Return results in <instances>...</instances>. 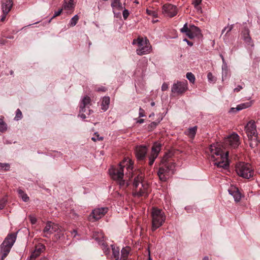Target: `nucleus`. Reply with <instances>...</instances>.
Listing matches in <instances>:
<instances>
[{
	"instance_id": "nucleus-1",
	"label": "nucleus",
	"mask_w": 260,
	"mask_h": 260,
	"mask_svg": "<svg viewBox=\"0 0 260 260\" xmlns=\"http://www.w3.org/2000/svg\"><path fill=\"white\" fill-rule=\"evenodd\" d=\"M125 168L127 171L125 173L126 175L132 173L133 162L128 158L124 159L117 167H112L109 169V173L111 178L117 182L120 188H125L129 185V183L125 182L123 179Z\"/></svg>"
},
{
	"instance_id": "nucleus-2",
	"label": "nucleus",
	"mask_w": 260,
	"mask_h": 260,
	"mask_svg": "<svg viewBox=\"0 0 260 260\" xmlns=\"http://www.w3.org/2000/svg\"><path fill=\"white\" fill-rule=\"evenodd\" d=\"M209 149L211 160L214 162V165L218 168L228 169L229 166V152L223 151L221 148V144L218 143L211 144Z\"/></svg>"
},
{
	"instance_id": "nucleus-3",
	"label": "nucleus",
	"mask_w": 260,
	"mask_h": 260,
	"mask_svg": "<svg viewBox=\"0 0 260 260\" xmlns=\"http://www.w3.org/2000/svg\"><path fill=\"white\" fill-rule=\"evenodd\" d=\"M171 156V153H166L161 160L162 166L159 168L157 172L159 178L161 181L166 182L174 173L175 163L169 162V160Z\"/></svg>"
},
{
	"instance_id": "nucleus-4",
	"label": "nucleus",
	"mask_w": 260,
	"mask_h": 260,
	"mask_svg": "<svg viewBox=\"0 0 260 260\" xmlns=\"http://www.w3.org/2000/svg\"><path fill=\"white\" fill-rule=\"evenodd\" d=\"M133 186V196L140 197L148 196V189L149 185L147 182L144 180L143 176L142 174H139L134 178Z\"/></svg>"
},
{
	"instance_id": "nucleus-5",
	"label": "nucleus",
	"mask_w": 260,
	"mask_h": 260,
	"mask_svg": "<svg viewBox=\"0 0 260 260\" xmlns=\"http://www.w3.org/2000/svg\"><path fill=\"white\" fill-rule=\"evenodd\" d=\"M151 216L152 218L151 229L152 231H155L162 225L166 220V215L162 210L153 207Z\"/></svg>"
},
{
	"instance_id": "nucleus-6",
	"label": "nucleus",
	"mask_w": 260,
	"mask_h": 260,
	"mask_svg": "<svg viewBox=\"0 0 260 260\" xmlns=\"http://www.w3.org/2000/svg\"><path fill=\"white\" fill-rule=\"evenodd\" d=\"M236 171L239 176L247 179L252 178L254 174V171L251 165L244 162H240L236 165Z\"/></svg>"
},
{
	"instance_id": "nucleus-7",
	"label": "nucleus",
	"mask_w": 260,
	"mask_h": 260,
	"mask_svg": "<svg viewBox=\"0 0 260 260\" xmlns=\"http://www.w3.org/2000/svg\"><path fill=\"white\" fill-rule=\"evenodd\" d=\"M17 238V233H13L8 234L1 245L2 259L7 257L14 245Z\"/></svg>"
},
{
	"instance_id": "nucleus-8",
	"label": "nucleus",
	"mask_w": 260,
	"mask_h": 260,
	"mask_svg": "<svg viewBox=\"0 0 260 260\" xmlns=\"http://www.w3.org/2000/svg\"><path fill=\"white\" fill-rule=\"evenodd\" d=\"M133 44H137L138 48L136 49L137 54L139 55H143L149 53L151 51V46L149 41L146 38H138L134 39L133 41Z\"/></svg>"
},
{
	"instance_id": "nucleus-9",
	"label": "nucleus",
	"mask_w": 260,
	"mask_h": 260,
	"mask_svg": "<svg viewBox=\"0 0 260 260\" xmlns=\"http://www.w3.org/2000/svg\"><path fill=\"white\" fill-rule=\"evenodd\" d=\"M91 105V100L89 96L86 95L82 98L79 106V116L82 119L86 118V112L88 115H89L93 112V111L90 109V106Z\"/></svg>"
},
{
	"instance_id": "nucleus-10",
	"label": "nucleus",
	"mask_w": 260,
	"mask_h": 260,
	"mask_svg": "<svg viewBox=\"0 0 260 260\" xmlns=\"http://www.w3.org/2000/svg\"><path fill=\"white\" fill-rule=\"evenodd\" d=\"M224 143L232 148H237L240 144L239 135L236 133H233L224 139Z\"/></svg>"
},
{
	"instance_id": "nucleus-11",
	"label": "nucleus",
	"mask_w": 260,
	"mask_h": 260,
	"mask_svg": "<svg viewBox=\"0 0 260 260\" xmlns=\"http://www.w3.org/2000/svg\"><path fill=\"white\" fill-rule=\"evenodd\" d=\"M187 89V82H179L173 84L171 91L174 93L177 94H182L184 93Z\"/></svg>"
},
{
	"instance_id": "nucleus-12",
	"label": "nucleus",
	"mask_w": 260,
	"mask_h": 260,
	"mask_svg": "<svg viewBox=\"0 0 260 260\" xmlns=\"http://www.w3.org/2000/svg\"><path fill=\"white\" fill-rule=\"evenodd\" d=\"M161 149V144L159 143H154L151 148V152L149 156V165L151 166L158 156V153Z\"/></svg>"
},
{
	"instance_id": "nucleus-13",
	"label": "nucleus",
	"mask_w": 260,
	"mask_h": 260,
	"mask_svg": "<svg viewBox=\"0 0 260 260\" xmlns=\"http://www.w3.org/2000/svg\"><path fill=\"white\" fill-rule=\"evenodd\" d=\"M108 208L107 207H101L94 209L89 216V219L98 220L103 217L108 212Z\"/></svg>"
},
{
	"instance_id": "nucleus-14",
	"label": "nucleus",
	"mask_w": 260,
	"mask_h": 260,
	"mask_svg": "<svg viewBox=\"0 0 260 260\" xmlns=\"http://www.w3.org/2000/svg\"><path fill=\"white\" fill-rule=\"evenodd\" d=\"M163 13L170 17H173L177 14V7L172 4H165L162 7Z\"/></svg>"
},
{
	"instance_id": "nucleus-15",
	"label": "nucleus",
	"mask_w": 260,
	"mask_h": 260,
	"mask_svg": "<svg viewBox=\"0 0 260 260\" xmlns=\"http://www.w3.org/2000/svg\"><path fill=\"white\" fill-rule=\"evenodd\" d=\"M58 231H60V229L57 224L51 221H48L43 230V232L46 234L44 236L48 237L47 234H51L58 232Z\"/></svg>"
},
{
	"instance_id": "nucleus-16",
	"label": "nucleus",
	"mask_w": 260,
	"mask_h": 260,
	"mask_svg": "<svg viewBox=\"0 0 260 260\" xmlns=\"http://www.w3.org/2000/svg\"><path fill=\"white\" fill-rule=\"evenodd\" d=\"M245 130L247 134V136L257 135V133L255 121L253 120L249 121L245 126Z\"/></svg>"
},
{
	"instance_id": "nucleus-17",
	"label": "nucleus",
	"mask_w": 260,
	"mask_h": 260,
	"mask_svg": "<svg viewBox=\"0 0 260 260\" xmlns=\"http://www.w3.org/2000/svg\"><path fill=\"white\" fill-rule=\"evenodd\" d=\"M147 147L145 146L140 145L136 147L135 153L138 159L143 160L147 152Z\"/></svg>"
},
{
	"instance_id": "nucleus-18",
	"label": "nucleus",
	"mask_w": 260,
	"mask_h": 260,
	"mask_svg": "<svg viewBox=\"0 0 260 260\" xmlns=\"http://www.w3.org/2000/svg\"><path fill=\"white\" fill-rule=\"evenodd\" d=\"M250 31L247 27H245L242 31V38L244 42L248 45L253 46L252 39L249 35Z\"/></svg>"
},
{
	"instance_id": "nucleus-19",
	"label": "nucleus",
	"mask_w": 260,
	"mask_h": 260,
	"mask_svg": "<svg viewBox=\"0 0 260 260\" xmlns=\"http://www.w3.org/2000/svg\"><path fill=\"white\" fill-rule=\"evenodd\" d=\"M13 4V3L12 0H2V9L3 13L5 14H8L11 10Z\"/></svg>"
},
{
	"instance_id": "nucleus-20",
	"label": "nucleus",
	"mask_w": 260,
	"mask_h": 260,
	"mask_svg": "<svg viewBox=\"0 0 260 260\" xmlns=\"http://www.w3.org/2000/svg\"><path fill=\"white\" fill-rule=\"evenodd\" d=\"M228 191L229 193L233 197L236 202H238L240 201L241 199V194L237 187L232 186L229 189Z\"/></svg>"
},
{
	"instance_id": "nucleus-21",
	"label": "nucleus",
	"mask_w": 260,
	"mask_h": 260,
	"mask_svg": "<svg viewBox=\"0 0 260 260\" xmlns=\"http://www.w3.org/2000/svg\"><path fill=\"white\" fill-rule=\"evenodd\" d=\"M100 238L95 237V239L98 242L104 254L107 256H109L110 253V249L108 247V245L105 241L104 240H100Z\"/></svg>"
},
{
	"instance_id": "nucleus-22",
	"label": "nucleus",
	"mask_w": 260,
	"mask_h": 260,
	"mask_svg": "<svg viewBox=\"0 0 260 260\" xmlns=\"http://www.w3.org/2000/svg\"><path fill=\"white\" fill-rule=\"evenodd\" d=\"M249 142V145L252 148L257 147L259 143V140L258 138V134L247 136Z\"/></svg>"
},
{
	"instance_id": "nucleus-23",
	"label": "nucleus",
	"mask_w": 260,
	"mask_h": 260,
	"mask_svg": "<svg viewBox=\"0 0 260 260\" xmlns=\"http://www.w3.org/2000/svg\"><path fill=\"white\" fill-rule=\"evenodd\" d=\"M180 32L185 34L189 39H193V36L191 34V25H188L187 23H186L184 24L183 27L180 29Z\"/></svg>"
},
{
	"instance_id": "nucleus-24",
	"label": "nucleus",
	"mask_w": 260,
	"mask_h": 260,
	"mask_svg": "<svg viewBox=\"0 0 260 260\" xmlns=\"http://www.w3.org/2000/svg\"><path fill=\"white\" fill-rule=\"evenodd\" d=\"M75 7L74 0H64L62 8L67 11H72Z\"/></svg>"
},
{
	"instance_id": "nucleus-25",
	"label": "nucleus",
	"mask_w": 260,
	"mask_h": 260,
	"mask_svg": "<svg viewBox=\"0 0 260 260\" xmlns=\"http://www.w3.org/2000/svg\"><path fill=\"white\" fill-rule=\"evenodd\" d=\"M197 129V126L190 127L184 132V134L189 138L193 139L196 135Z\"/></svg>"
},
{
	"instance_id": "nucleus-26",
	"label": "nucleus",
	"mask_w": 260,
	"mask_h": 260,
	"mask_svg": "<svg viewBox=\"0 0 260 260\" xmlns=\"http://www.w3.org/2000/svg\"><path fill=\"white\" fill-rule=\"evenodd\" d=\"M109 104L110 98L109 96L104 97L101 104L102 109L104 111H106L109 108Z\"/></svg>"
},
{
	"instance_id": "nucleus-27",
	"label": "nucleus",
	"mask_w": 260,
	"mask_h": 260,
	"mask_svg": "<svg viewBox=\"0 0 260 260\" xmlns=\"http://www.w3.org/2000/svg\"><path fill=\"white\" fill-rule=\"evenodd\" d=\"M252 101H250L248 102L240 104L237 106V107L236 108V111H238L249 108L252 106Z\"/></svg>"
},
{
	"instance_id": "nucleus-28",
	"label": "nucleus",
	"mask_w": 260,
	"mask_h": 260,
	"mask_svg": "<svg viewBox=\"0 0 260 260\" xmlns=\"http://www.w3.org/2000/svg\"><path fill=\"white\" fill-rule=\"evenodd\" d=\"M191 34L193 36V39L201 35V30L199 28L194 25H191Z\"/></svg>"
},
{
	"instance_id": "nucleus-29",
	"label": "nucleus",
	"mask_w": 260,
	"mask_h": 260,
	"mask_svg": "<svg viewBox=\"0 0 260 260\" xmlns=\"http://www.w3.org/2000/svg\"><path fill=\"white\" fill-rule=\"evenodd\" d=\"M111 6L113 9L121 10L123 9L122 4L119 0H113L111 3Z\"/></svg>"
},
{
	"instance_id": "nucleus-30",
	"label": "nucleus",
	"mask_w": 260,
	"mask_h": 260,
	"mask_svg": "<svg viewBox=\"0 0 260 260\" xmlns=\"http://www.w3.org/2000/svg\"><path fill=\"white\" fill-rule=\"evenodd\" d=\"M19 197L22 199V200L25 202H27L29 201V198L27 195L26 193H25L23 190H22L21 189L19 188L17 190Z\"/></svg>"
},
{
	"instance_id": "nucleus-31",
	"label": "nucleus",
	"mask_w": 260,
	"mask_h": 260,
	"mask_svg": "<svg viewBox=\"0 0 260 260\" xmlns=\"http://www.w3.org/2000/svg\"><path fill=\"white\" fill-rule=\"evenodd\" d=\"M111 247L112 251V257L119 258V248L118 247H115L114 245H111Z\"/></svg>"
},
{
	"instance_id": "nucleus-32",
	"label": "nucleus",
	"mask_w": 260,
	"mask_h": 260,
	"mask_svg": "<svg viewBox=\"0 0 260 260\" xmlns=\"http://www.w3.org/2000/svg\"><path fill=\"white\" fill-rule=\"evenodd\" d=\"M79 18L78 15H75L74 17L72 18L71 19L69 24H68L69 26L73 27L76 25L78 22Z\"/></svg>"
},
{
	"instance_id": "nucleus-33",
	"label": "nucleus",
	"mask_w": 260,
	"mask_h": 260,
	"mask_svg": "<svg viewBox=\"0 0 260 260\" xmlns=\"http://www.w3.org/2000/svg\"><path fill=\"white\" fill-rule=\"evenodd\" d=\"M7 129V125L2 118H0V133H3Z\"/></svg>"
},
{
	"instance_id": "nucleus-34",
	"label": "nucleus",
	"mask_w": 260,
	"mask_h": 260,
	"mask_svg": "<svg viewBox=\"0 0 260 260\" xmlns=\"http://www.w3.org/2000/svg\"><path fill=\"white\" fill-rule=\"evenodd\" d=\"M45 249V247L43 244H39L37 245L35 247V249L34 250L36 252H38L39 254H41L42 252H43Z\"/></svg>"
},
{
	"instance_id": "nucleus-35",
	"label": "nucleus",
	"mask_w": 260,
	"mask_h": 260,
	"mask_svg": "<svg viewBox=\"0 0 260 260\" xmlns=\"http://www.w3.org/2000/svg\"><path fill=\"white\" fill-rule=\"evenodd\" d=\"M186 78L192 83H193L195 81V76L191 72H188L186 74Z\"/></svg>"
},
{
	"instance_id": "nucleus-36",
	"label": "nucleus",
	"mask_w": 260,
	"mask_h": 260,
	"mask_svg": "<svg viewBox=\"0 0 260 260\" xmlns=\"http://www.w3.org/2000/svg\"><path fill=\"white\" fill-rule=\"evenodd\" d=\"M146 13L148 15L153 16V17L156 18L157 17V13L156 11L148 9L146 10Z\"/></svg>"
},
{
	"instance_id": "nucleus-37",
	"label": "nucleus",
	"mask_w": 260,
	"mask_h": 260,
	"mask_svg": "<svg viewBox=\"0 0 260 260\" xmlns=\"http://www.w3.org/2000/svg\"><path fill=\"white\" fill-rule=\"evenodd\" d=\"M22 117V112L19 109H18L16 112V115L14 118L15 120H19Z\"/></svg>"
},
{
	"instance_id": "nucleus-38",
	"label": "nucleus",
	"mask_w": 260,
	"mask_h": 260,
	"mask_svg": "<svg viewBox=\"0 0 260 260\" xmlns=\"http://www.w3.org/2000/svg\"><path fill=\"white\" fill-rule=\"evenodd\" d=\"M202 0H195L193 2V5H194V8L199 11L201 10V7L199 6L201 3Z\"/></svg>"
},
{
	"instance_id": "nucleus-39",
	"label": "nucleus",
	"mask_w": 260,
	"mask_h": 260,
	"mask_svg": "<svg viewBox=\"0 0 260 260\" xmlns=\"http://www.w3.org/2000/svg\"><path fill=\"white\" fill-rule=\"evenodd\" d=\"M159 122H152L148 126V129L149 131H152L154 128H155L156 126L158 125Z\"/></svg>"
},
{
	"instance_id": "nucleus-40",
	"label": "nucleus",
	"mask_w": 260,
	"mask_h": 260,
	"mask_svg": "<svg viewBox=\"0 0 260 260\" xmlns=\"http://www.w3.org/2000/svg\"><path fill=\"white\" fill-rule=\"evenodd\" d=\"M121 257L127 258L129 254V251L125 248H122L121 250Z\"/></svg>"
},
{
	"instance_id": "nucleus-41",
	"label": "nucleus",
	"mask_w": 260,
	"mask_h": 260,
	"mask_svg": "<svg viewBox=\"0 0 260 260\" xmlns=\"http://www.w3.org/2000/svg\"><path fill=\"white\" fill-rule=\"evenodd\" d=\"M233 26L234 25L232 24L231 25H228L226 27H225L222 30V34H223L225 30H226V34L231 31L233 28Z\"/></svg>"
},
{
	"instance_id": "nucleus-42",
	"label": "nucleus",
	"mask_w": 260,
	"mask_h": 260,
	"mask_svg": "<svg viewBox=\"0 0 260 260\" xmlns=\"http://www.w3.org/2000/svg\"><path fill=\"white\" fill-rule=\"evenodd\" d=\"M207 78L208 79V81L210 82H215V78L214 76L212 75V74L211 72H209L207 74Z\"/></svg>"
},
{
	"instance_id": "nucleus-43",
	"label": "nucleus",
	"mask_w": 260,
	"mask_h": 260,
	"mask_svg": "<svg viewBox=\"0 0 260 260\" xmlns=\"http://www.w3.org/2000/svg\"><path fill=\"white\" fill-rule=\"evenodd\" d=\"M40 254L38 252L34 250L30 256V260H35Z\"/></svg>"
},
{
	"instance_id": "nucleus-44",
	"label": "nucleus",
	"mask_w": 260,
	"mask_h": 260,
	"mask_svg": "<svg viewBox=\"0 0 260 260\" xmlns=\"http://www.w3.org/2000/svg\"><path fill=\"white\" fill-rule=\"evenodd\" d=\"M7 202V200L3 198L0 200V210L4 208Z\"/></svg>"
},
{
	"instance_id": "nucleus-45",
	"label": "nucleus",
	"mask_w": 260,
	"mask_h": 260,
	"mask_svg": "<svg viewBox=\"0 0 260 260\" xmlns=\"http://www.w3.org/2000/svg\"><path fill=\"white\" fill-rule=\"evenodd\" d=\"M94 135L95 137L91 138V140L94 142H95L97 140H102L103 139V138L102 137H100L99 135L97 133H95Z\"/></svg>"
},
{
	"instance_id": "nucleus-46",
	"label": "nucleus",
	"mask_w": 260,
	"mask_h": 260,
	"mask_svg": "<svg viewBox=\"0 0 260 260\" xmlns=\"http://www.w3.org/2000/svg\"><path fill=\"white\" fill-rule=\"evenodd\" d=\"M28 218L32 224H34L37 222V220L35 216L30 215L28 216Z\"/></svg>"
},
{
	"instance_id": "nucleus-47",
	"label": "nucleus",
	"mask_w": 260,
	"mask_h": 260,
	"mask_svg": "<svg viewBox=\"0 0 260 260\" xmlns=\"http://www.w3.org/2000/svg\"><path fill=\"white\" fill-rule=\"evenodd\" d=\"M1 167L2 169H3L5 171L9 170L10 165L8 164H1Z\"/></svg>"
},
{
	"instance_id": "nucleus-48",
	"label": "nucleus",
	"mask_w": 260,
	"mask_h": 260,
	"mask_svg": "<svg viewBox=\"0 0 260 260\" xmlns=\"http://www.w3.org/2000/svg\"><path fill=\"white\" fill-rule=\"evenodd\" d=\"M62 10L63 9L61 8L59 10H58L57 11H56L54 14V15L53 16L52 18L49 20V22H50L51 20L53 18H55L58 16H59V15H60V14L61 13L62 11Z\"/></svg>"
},
{
	"instance_id": "nucleus-49",
	"label": "nucleus",
	"mask_w": 260,
	"mask_h": 260,
	"mask_svg": "<svg viewBox=\"0 0 260 260\" xmlns=\"http://www.w3.org/2000/svg\"><path fill=\"white\" fill-rule=\"evenodd\" d=\"M122 14H123V17L124 19L125 20L128 17L129 13V12H128V11L127 10L124 9L123 11Z\"/></svg>"
},
{
	"instance_id": "nucleus-50",
	"label": "nucleus",
	"mask_w": 260,
	"mask_h": 260,
	"mask_svg": "<svg viewBox=\"0 0 260 260\" xmlns=\"http://www.w3.org/2000/svg\"><path fill=\"white\" fill-rule=\"evenodd\" d=\"M222 72H224L225 74L227 73V72H228V64L226 63V62H225L224 63H222Z\"/></svg>"
},
{
	"instance_id": "nucleus-51",
	"label": "nucleus",
	"mask_w": 260,
	"mask_h": 260,
	"mask_svg": "<svg viewBox=\"0 0 260 260\" xmlns=\"http://www.w3.org/2000/svg\"><path fill=\"white\" fill-rule=\"evenodd\" d=\"M57 232V234L56 235H55L54 237H55V240H57L59 239L61 236H63V234L60 233L61 230L58 231V232Z\"/></svg>"
},
{
	"instance_id": "nucleus-52",
	"label": "nucleus",
	"mask_w": 260,
	"mask_h": 260,
	"mask_svg": "<svg viewBox=\"0 0 260 260\" xmlns=\"http://www.w3.org/2000/svg\"><path fill=\"white\" fill-rule=\"evenodd\" d=\"M144 113H145L144 110L142 108L140 107L139 108V117H144L145 116Z\"/></svg>"
},
{
	"instance_id": "nucleus-53",
	"label": "nucleus",
	"mask_w": 260,
	"mask_h": 260,
	"mask_svg": "<svg viewBox=\"0 0 260 260\" xmlns=\"http://www.w3.org/2000/svg\"><path fill=\"white\" fill-rule=\"evenodd\" d=\"M168 89V84L167 83H164L161 86V90L166 91Z\"/></svg>"
},
{
	"instance_id": "nucleus-54",
	"label": "nucleus",
	"mask_w": 260,
	"mask_h": 260,
	"mask_svg": "<svg viewBox=\"0 0 260 260\" xmlns=\"http://www.w3.org/2000/svg\"><path fill=\"white\" fill-rule=\"evenodd\" d=\"M243 88V87L241 85H238L236 88L234 89V92H239Z\"/></svg>"
},
{
	"instance_id": "nucleus-55",
	"label": "nucleus",
	"mask_w": 260,
	"mask_h": 260,
	"mask_svg": "<svg viewBox=\"0 0 260 260\" xmlns=\"http://www.w3.org/2000/svg\"><path fill=\"white\" fill-rule=\"evenodd\" d=\"M183 41L187 43V44H188V45L190 46H192L193 45V43L188 41L187 39L185 38L183 39Z\"/></svg>"
},
{
	"instance_id": "nucleus-56",
	"label": "nucleus",
	"mask_w": 260,
	"mask_h": 260,
	"mask_svg": "<svg viewBox=\"0 0 260 260\" xmlns=\"http://www.w3.org/2000/svg\"><path fill=\"white\" fill-rule=\"evenodd\" d=\"M8 14H5L3 13V15L2 16V17H1V21H4L5 19H6V15H7Z\"/></svg>"
},
{
	"instance_id": "nucleus-57",
	"label": "nucleus",
	"mask_w": 260,
	"mask_h": 260,
	"mask_svg": "<svg viewBox=\"0 0 260 260\" xmlns=\"http://www.w3.org/2000/svg\"><path fill=\"white\" fill-rule=\"evenodd\" d=\"M220 57L221 58L222 63H224L225 62V61L223 56L222 54H220Z\"/></svg>"
},
{
	"instance_id": "nucleus-58",
	"label": "nucleus",
	"mask_w": 260,
	"mask_h": 260,
	"mask_svg": "<svg viewBox=\"0 0 260 260\" xmlns=\"http://www.w3.org/2000/svg\"><path fill=\"white\" fill-rule=\"evenodd\" d=\"M144 122V119H140L137 121V123H142Z\"/></svg>"
},
{
	"instance_id": "nucleus-59",
	"label": "nucleus",
	"mask_w": 260,
	"mask_h": 260,
	"mask_svg": "<svg viewBox=\"0 0 260 260\" xmlns=\"http://www.w3.org/2000/svg\"><path fill=\"white\" fill-rule=\"evenodd\" d=\"M99 91H105V88L104 87H103V88H99L98 89Z\"/></svg>"
},
{
	"instance_id": "nucleus-60",
	"label": "nucleus",
	"mask_w": 260,
	"mask_h": 260,
	"mask_svg": "<svg viewBox=\"0 0 260 260\" xmlns=\"http://www.w3.org/2000/svg\"><path fill=\"white\" fill-rule=\"evenodd\" d=\"M203 260H209V257L208 256H205L203 258Z\"/></svg>"
},
{
	"instance_id": "nucleus-61",
	"label": "nucleus",
	"mask_w": 260,
	"mask_h": 260,
	"mask_svg": "<svg viewBox=\"0 0 260 260\" xmlns=\"http://www.w3.org/2000/svg\"><path fill=\"white\" fill-rule=\"evenodd\" d=\"M120 260H127V258L121 257Z\"/></svg>"
},
{
	"instance_id": "nucleus-62",
	"label": "nucleus",
	"mask_w": 260,
	"mask_h": 260,
	"mask_svg": "<svg viewBox=\"0 0 260 260\" xmlns=\"http://www.w3.org/2000/svg\"><path fill=\"white\" fill-rule=\"evenodd\" d=\"M40 260H49V259L46 257H44V258L40 259Z\"/></svg>"
},
{
	"instance_id": "nucleus-63",
	"label": "nucleus",
	"mask_w": 260,
	"mask_h": 260,
	"mask_svg": "<svg viewBox=\"0 0 260 260\" xmlns=\"http://www.w3.org/2000/svg\"><path fill=\"white\" fill-rule=\"evenodd\" d=\"M155 105V103L154 102H152L151 103V106H154Z\"/></svg>"
},
{
	"instance_id": "nucleus-64",
	"label": "nucleus",
	"mask_w": 260,
	"mask_h": 260,
	"mask_svg": "<svg viewBox=\"0 0 260 260\" xmlns=\"http://www.w3.org/2000/svg\"><path fill=\"white\" fill-rule=\"evenodd\" d=\"M13 73H14V72H13V71H10V74H11V75H13Z\"/></svg>"
}]
</instances>
